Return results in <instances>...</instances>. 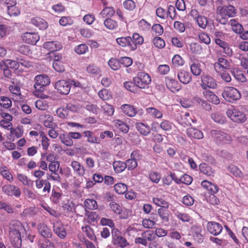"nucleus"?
Masks as SVG:
<instances>
[{
    "label": "nucleus",
    "instance_id": "1",
    "mask_svg": "<svg viewBox=\"0 0 248 248\" xmlns=\"http://www.w3.org/2000/svg\"><path fill=\"white\" fill-rule=\"evenodd\" d=\"M133 81L138 88L145 89L149 88V85L151 82V78L148 74L139 72L133 78Z\"/></svg>",
    "mask_w": 248,
    "mask_h": 248
},
{
    "label": "nucleus",
    "instance_id": "6",
    "mask_svg": "<svg viewBox=\"0 0 248 248\" xmlns=\"http://www.w3.org/2000/svg\"><path fill=\"white\" fill-rule=\"evenodd\" d=\"M200 87L203 90L209 89H216L217 87L216 80L211 76L207 74H203L201 76V83Z\"/></svg>",
    "mask_w": 248,
    "mask_h": 248
},
{
    "label": "nucleus",
    "instance_id": "44",
    "mask_svg": "<svg viewBox=\"0 0 248 248\" xmlns=\"http://www.w3.org/2000/svg\"><path fill=\"white\" fill-rule=\"evenodd\" d=\"M82 231L85 233L86 236L91 240L96 241V237L93 229L89 225L82 227Z\"/></svg>",
    "mask_w": 248,
    "mask_h": 248
},
{
    "label": "nucleus",
    "instance_id": "40",
    "mask_svg": "<svg viewBox=\"0 0 248 248\" xmlns=\"http://www.w3.org/2000/svg\"><path fill=\"white\" fill-rule=\"evenodd\" d=\"M115 126L122 132L126 133L129 130L128 125L124 122L123 121L120 120H115L113 122Z\"/></svg>",
    "mask_w": 248,
    "mask_h": 248
},
{
    "label": "nucleus",
    "instance_id": "34",
    "mask_svg": "<svg viewBox=\"0 0 248 248\" xmlns=\"http://www.w3.org/2000/svg\"><path fill=\"white\" fill-rule=\"evenodd\" d=\"M84 137L87 138V141L90 143L98 144L99 143V139L94 135V134L89 130L85 131L83 132Z\"/></svg>",
    "mask_w": 248,
    "mask_h": 248
},
{
    "label": "nucleus",
    "instance_id": "22",
    "mask_svg": "<svg viewBox=\"0 0 248 248\" xmlns=\"http://www.w3.org/2000/svg\"><path fill=\"white\" fill-rule=\"evenodd\" d=\"M166 84L167 88L172 92L179 91L181 89V85L177 80L169 77L166 78Z\"/></svg>",
    "mask_w": 248,
    "mask_h": 248
},
{
    "label": "nucleus",
    "instance_id": "51",
    "mask_svg": "<svg viewBox=\"0 0 248 248\" xmlns=\"http://www.w3.org/2000/svg\"><path fill=\"white\" fill-rule=\"evenodd\" d=\"M190 51L194 54H200L202 52V48L198 43H191L189 45Z\"/></svg>",
    "mask_w": 248,
    "mask_h": 248
},
{
    "label": "nucleus",
    "instance_id": "46",
    "mask_svg": "<svg viewBox=\"0 0 248 248\" xmlns=\"http://www.w3.org/2000/svg\"><path fill=\"white\" fill-rule=\"evenodd\" d=\"M153 202L155 204L164 208H167L169 207V203L161 196H157L154 197Z\"/></svg>",
    "mask_w": 248,
    "mask_h": 248
},
{
    "label": "nucleus",
    "instance_id": "2",
    "mask_svg": "<svg viewBox=\"0 0 248 248\" xmlns=\"http://www.w3.org/2000/svg\"><path fill=\"white\" fill-rule=\"evenodd\" d=\"M210 134L214 141L218 144H227L232 141L231 137L221 130H212Z\"/></svg>",
    "mask_w": 248,
    "mask_h": 248
},
{
    "label": "nucleus",
    "instance_id": "52",
    "mask_svg": "<svg viewBox=\"0 0 248 248\" xmlns=\"http://www.w3.org/2000/svg\"><path fill=\"white\" fill-rule=\"evenodd\" d=\"M84 205L86 208L92 210L96 209L98 207L96 201L91 199H87L85 201Z\"/></svg>",
    "mask_w": 248,
    "mask_h": 248
},
{
    "label": "nucleus",
    "instance_id": "28",
    "mask_svg": "<svg viewBox=\"0 0 248 248\" xmlns=\"http://www.w3.org/2000/svg\"><path fill=\"white\" fill-rule=\"evenodd\" d=\"M112 243L113 245L120 248H124L129 246L128 241L122 236H115V237L112 239Z\"/></svg>",
    "mask_w": 248,
    "mask_h": 248
},
{
    "label": "nucleus",
    "instance_id": "3",
    "mask_svg": "<svg viewBox=\"0 0 248 248\" xmlns=\"http://www.w3.org/2000/svg\"><path fill=\"white\" fill-rule=\"evenodd\" d=\"M227 116L233 122L243 123L247 120L246 114L239 108H232L226 111Z\"/></svg>",
    "mask_w": 248,
    "mask_h": 248
},
{
    "label": "nucleus",
    "instance_id": "7",
    "mask_svg": "<svg viewBox=\"0 0 248 248\" xmlns=\"http://www.w3.org/2000/svg\"><path fill=\"white\" fill-rule=\"evenodd\" d=\"M155 238V236L152 231H146L141 233L140 237L136 238L134 242L136 244H140L146 247L148 245V241H152Z\"/></svg>",
    "mask_w": 248,
    "mask_h": 248
},
{
    "label": "nucleus",
    "instance_id": "49",
    "mask_svg": "<svg viewBox=\"0 0 248 248\" xmlns=\"http://www.w3.org/2000/svg\"><path fill=\"white\" fill-rule=\"evenodd\" d=\"M0 173L7 180L10 182L13 181V175L6 166L0 167Z\"/></svg>",
    "mask_w": 248,
    "mask_h": 248
},
{
    "label": "nucleus",
    "instance_id": "55",
    "mask_svg": "<svg viewBox=\"0 0 248 248\" xmlns=\"http://www.w3.org/2000/svg\"><path fill=\"white\" fill-rule=\"evenodd\" d=\"M171 61L173 66L176 67L182 66L185 63L184 60L179 55H175Z\"/></svg>",
    "mask_w": 248,
    "mask_h": 248
},
{
    "label": "nucleus",
    "instance_id": "8",
    "mask_svg": "<svg viewBox=\"0 0 248 248\" xmlns=\"http://www.w3.org/2000/svg\"><path fill=\"white\" fill-rule=\"evenodd\" d=\"M217 13L221 17H232L236 14V10L232 5L218 6L217 9Z\"/></svg>",
    "mask_w": 248,
    "mask_h": 248
},
{
    "label": "nucleus",
    "instance_id": "61",
    "mask_svg": "<svg viewBox=\"0 0 248 248\" xmlns=\"http://www.w3.org/2000/svg\"><path fill=\"white\" fill-rule=\"evenodd\" d=\"M7 12L10 16H17L20 14V11L19 9L16 6V5L8 6Z\"/></svg>",
    "mask_w": 248,
    "mask_h": 248
},
{
    "label": "nucleus",
    "instance_id": "41",
    "mask_svg": "<svg viewBox=\"0 0 248 248\" xmlns=\"http://www.w3.org/2000/svg\"><path fill=\"white\" fill-rule=\"evenodd\" d=\"M230 24L231 25L232 31L236 33L240 34L243 31L242 25L239 23L236 19H232L230 20Z\"/></svg>",
    "mask_w": 248,
    "mask_h": 248
},
{
    "label": "nucleus",
    "instance_id": "45",
    "mask_svg": "<svg viewBox=\"0 0 248 248\" xmlns=\"http://www.w3.org/2000/svg\"><path fill=\"white\" fill-rule=\"evenodd\" d=\"M125 162L121 161H115L113 163V166L115 171L116 173H121L124 171L126 168V165Z\"/></svg>",
    "mask_w": 248,
    "mask_h": 248
},
{
    "label": "nucleus",
    "instance_id": "11",
    "mask_svg": "<svg viewBox=\"0 0 248 248\" xmlns=\"http://www.w3.org/2000/svg\"><path fill=\"white\" fill-rule=\"evenodd\" d=\"M214 66L217 72H222L230 68L231 63L226 59L219 58L217 61L214 63Z\"/></svg>",
    "mask_w": 248,
    "mask_h": 248
},
{
    "label": "nucleus",
    "instance_id": "56",
    "mask_svg": "<svg viewBox=\"0 0 248 248\" xmlns=\"http://www.w3.org/2000/svg\"><path fill=\"white\" fill-rule=\"evenodd\" d=\"M17 178L24 185L30 186L33 184V181L29 179L28 177L24 174L18 173L17 174Z\"/></svg>",
    "mask_w": 248,
    "mask_h": 248
},
{
    "label": "nucleus",
    "instance_id": "32",
    "mask_svg": "<svg viewBox=\"0 0 248 248\" xmlns=\"http://www.w3.org/2000/svg\"><path fill=\"white\" fill-rule=\"evenodd\" d=\"M45 120L43 121L44 125L48 128H57V124L53 122L54 118L49 114H45L43 116Z\"/></svg>",
    "mask_w": 248,
    "mask_h": 248
},
{
    "label": "nucleus",
    "instance_id": "43",
    "mask_svg": "<svg viewBox=\"0 0 248 248\" xmlns=\"http://www.w3.org/2000/svg\"><path fill=\"white\" fill-rule=\"evenodd\" d=\"M62 207L64 213H73L75 212V205L72 201H67L63 203Z\"/></svg>",
    "mask_w": 248,
    "mask_h": 248
},
{
    "label": "nucleus",
    "instance_id": "47",
    "mask_svg": "<svg viewBox=\"0 0 248 248\" xmlns=\"http://www.w3.org/2000/svg\"><path fill=\"white\" fill-rule=\"evenodd\" d=\"M60 139L62 142L67 146H72L73 145V141L69 136V132L61 134Z\"/></svg>",
    "mask_w": 248,
    "mask_h": 248
},
{
    "label": "nucleus",
    "instance_id": "64",
    "mask_svg": "<svg viewBox=\"0 0 248 248\" xmlns=\"http://www.w3.org/2000/svg\"><path fill=\"white\" fill-rule=\"evenodd\" d=\"M153 43L155 46L159 49L163 48L165 46V42L160 37H155L153 39Z\"/></svg>",
    "mask_w": 248,
    "mask_h": 248
},
{
    "label": "nucleus",
    "instance_id": "39",
    "mask_svg": "<svg viewBox=\"0 0 248 248\" xmlns=\"http://www.w3.org/2000/svg\"><path fill=\"white\" fill-rule=\"evenodd\" d=\"M131 40L132 43L134 45L133 51H135L137 49L138 45H141L144 42L143 37L138 33H134L133 34Z\"/></svg>",
    "mask_w": 248,
    "mask_h": 248
},
{
    "label": "nucleus",
    "instance_id": "62",
    "mask_svg": "<svg viewBox=\"0 0 248 248\" xmlns=\"http://www.w3.org/2000/svg\"><path fill=\"white\" fill-rule=\"evenodd\" d=\"M124 84L125 89L130 91L131 92L135 93L138 92V88L133 81V82L126 81L124 83Z\"/></svg>",
    "mask_w": 248,
    "mask_h": 248
},
{
    "label": "nucleus",
    "instance_id": "24",
    "mask_svg": "<svg viewBox=\"0 0 248 248\" xmlns=\"http://www.w3.org/2000/svg\"><path fill=\"white\" fill-rule=\"evenodd\" d=\"M40 94V93H39ZM41 97V99H38L35 103V107L41 110H45L48 108V105L47 102L44 100V98H46L48 96L43 94H41L40 95L39 94V96Z\"/></svg>",
    "mask_w": 248,
    "mask_h": 248
},
{
    "label": "nucleus",
    "instance_id": "35",
    "mask_svg": "<svg viewBox=\"0 0 248 248\" xmlns=\"http://www.w3.org/2000/svg\"><path fill=\"white\" fill-rule=\"evenodd\" d=\"M136 127L140 134L144 136L148 135L151 131L150 126L142 123H137Z\"/></svg>",
    "mask_w": 248,
    "mask_h": 248
},
{
    "label": "nucleus",
    "instance_id": "37",
    "mask_svg": "<svg viewBox=\"0 0 248 248\" xmlns=\"http://www.w3.org/2000/svg\"><path fill=\"white\" fill-rule=\"evenodd\" d=\"M115 13V10L113 7H106L100 12V15L104 18H111Z\"/></svg>",
    "mask_w": 248,
    "mask_h": 248
},
{
    "label": "nucleus",
    "instance_id": "29",
    "mask_svg": "<svg viewBox=\"0 0 248 248\" xmlns=\"http://www.w3.org/2000/svg\"><path fill=\"white\" fill-rule=\"evenodd\" d=\"M187 136L189 138L200 140L203 138L202 132L196 128L193 127L188 128L186 130Z\"/></svg>",
    "mask_w": 248,
    "mask_h": 248
},
{
    "label": "nucleus",
    "instance_id": "27",
    "mask_svg": "<svg viewBox=\"0 0 248 248\" xmlns=\"http://www.w3.org/2000/svg\"><path fill=\"white\" fill-rule=\"evenodd\" d=\"M202 186L206 189L211 194H215L218 192L219 188L217 185L207 181L204 180L201 183Z\"/></svg>",
    "mask_w": 248,
    "mask_h": 248
},
{
    "label": "nucleus",
    "instance_id": "26",
    "mask_svg": "<svg viewBox=\"0 0 248 248\" xmlns=\"http://www.w3.org/2000/svg\"><path fill=\"white\" fill-rule=\"evenodd\" d=\"M37 229L39 234L45 238H50L52 236L51 229L45 224L40 223L37 226Z\"/></svg>",
    "mask_w": 248,
    "mask_h": 248
},
{
    "label": "nucleus",
    "instance_id": "33",
    "mask_svg": "<svg viewBox=\"0 0 248 248\" xmlns=\"http://www.w3.org/2000/svg\"><path fill=\"white\" fill-rule=\"evenodd\" d=\"M200 171L204 174L209 176H213L215 170L206 163H201L199 166Z\"/></svg>",
    "mask_w": 248,
    "mask_h": 248
},
{
    "label": "nucleus",
    "instance_id": "23",
    "mask_svg": "<svg viewBox=\"0 0 248 248\" xmlns=\"http://www.w3.org/2000/svg\"><path fill=\"white\" fill-rule=\"evenodd\" d=\"M54 232L61 239L64 238L66 236V232L63 225L61 222H56L53 224Z\"/></svg>",
    "mask_w": 248,
    "mask_h": 248
},
{
    "label": "nucleus",
    "instance_id": "60",
    "mask_svg": "<svg viewBox=\"0 0 248 248\" xmlns=\"http://www.w3.org/2000/svg\"><path fill=\"white\" fill-rule=\"evenodd\" d=\"M108 64L113 70H118L121 67L120 61L112 58L108 61Z\"/></svg>",
    "mask_w": 248,
    "mask_h": 248
},
{
    "label": "nucleus",
    "instance_id": "13",
    "mask_svg": "<svg viewBox=\"0 0 248 248\" xmlns=\"http://www.w3.org/2000/svg\"><path fill=\"white\" fill-rule=\"evenodd\" d=\"M116 42L121 47H126L129 51H133L134 45L130 36L118 37L116 39Z\"/></svg>",
    "mask_w": 248,
    "mask_h": 248
},
{
    "label": "nucleus",
    "instance_id": "59",
    "mask_svg": "<svg viewBox=\"0 0 248 248\" xmlns=\"http://www.w3.org/2000/svg\"><path fill=\"white\" fill-rule=\"evenodd\" d=\"M150 180L154 183L157 184L161 179V174L154 171H150L149 172Z\"/></svg>",
    "mask_w": 248,
    "mask_h": 248
},
{
    "label": "nucleus",
    "instance_id": "58",
    "mask_svg": "<svg viewBox=\"0 0 248 248\" xmlns=\"http://www.w3.org/2000/svg\"><path fill=\"white\" fill-rule=\"evenodd\" d=\"M98 95L103 100H108L112 98L111 93L107 89H102L99 91Z\"/></svg>",
    "mask_w": 248,
    "mask_h": 248
},
{
    "label": "nucleus",
    "instance_id": "38",
    "mask_svg": "<svg viewBox=\"0 0 248 248\" xmlns=\"http://www.w3.org/2000/svg\"><path fill=\"white\" fill-rule=\"evenodd\" d=\"M147 114L150 116L156 119H161L163 116L162 112L155 108H148L146 109Z\"/></svg>",
    "mask_w": 248,
    "mask_h": 248
},
{
    "label": "nucleus",
    "instance_id": "15",
    "mask_svg": "<svg viewBox=\"0 0 248 248\" xmlns=\"http://www.w3.org/2000/svg\"><path fill=\"white\" fill-rule=\"evenodd\" d=\"M23 41L27 43L35 45L39 40V35L35 32H26L22 36Z\"/></svg>",
    "mask_w": 248,
    "mask_h": 248
},
{
    "label": "nucleus",
    "instance_id": "18",
    "mask_svg": "<svg viewBox=\"0 0 248 248\" xmlns=\"http://www.w3.org/2000/svg\"><path fill=\"white\" fill-rule=\"evenodd\" d=\"M70 166L74 172L78 176H83L85 173V168L78 161L73 160L71 161Z\"/></svg>",
    "mask_w": 248,
    "mask_h": 248
},
{
    "label": "nucleus",
    "instance_id": "36",
    "mask_svg": "<svg viewBox=\"0 0 248 248\" xmlns=\"http://www.w3.org/2000/svg\"><path fill=\"white\" fill-rule=\"evenodd\" d=\"M190 71L193 75L200 76L202 72L201 63L198 61L193 62L190 65Z\"/></svg>",
    "mask_w": 248,
    "mask_h": 248
},
{
    "label": "nucleus",
    "instance_id": "53",
    "mask_svg": "<svg viewBox=\"0 0 248 248\" xmlns=\"http://www.w3.org/2000/svg\"><path fill=\"white\" fill-rule=\"evenodd\" d=\"M86 69L89 74L93 75H98L101 71L100 68L94 64L89 65L87 66Z\"/></svg>",
    "mask_w": 248,
    "mask_h": 248
},
{
    "label": "nucleus",
    "instance_id": "16",
    "mask_svg": "<svg viewBox=\"0 0 248 248\" xmlns=\"http://www.w3.org/2000/svg\"><path fill=\"white\" fill-rule=\"evenodd\" d=\"M191 232L194 239L198 243H201L203 241L202 235V229L201 226L194 225L191 227Z\"/></svg>",
    "mask_w": 248,
    "mask_h": 248
},
{
    "label": "nucleus",
    "instance_id": "25",
    "mask_svg": "<svg viewBox=\"0 0 248 248\" xmlns=\"http://www.w3.org/2000/svg\"><path fill=\"white\" fill-rule=\"evenodd\" d=\"M177 78L179 81L184 84H187L192 80L190 74L184 70H181L177 73Z\"/></svg>",
    "mask_w": 248,
    "mask_h": 248
},
{
    "label": "nucleus",
    "instance_id": "4",
    "mask_svg": "<svg viewBox=\"0 0 248 248\" xmlns=\"http://www.w3.org/2000/svg\"><path fill=\"white\" fill-rule=\"evenodd\" d=\"M34 87L35 89L34 94L39 96V91H43L44 87L49 84L50 80L46 75H39L35 77Z\"/></svg>",
    "mask_w": 248,
    "mask_h": 248
},
{
    "label": "nucleus",
    "instance_id": "48",
    "mask_svg": "<svg viewBox=\"0 0 248 248\" xmlns=\"http://www.w3.org/2000/svg\"><path fill=\"white\" fill-rule=\"evenodd\" d=\"M104 25L107 29L111 30H115L118 27L117 22L111 18H106L104 21Z\"/></svg>",
    "mask_w": 248,
    "mask_h": 248
},
{
    "label": "nucleus",
    "instance_id": "31",
    "mask_svg": "<svg viewBox=\"0 0 248 248\" xmlns=\"http://www.w3.org/2000/svg\"><path fill=\"white\" fill-rule=\"evenodd\" d=\"M121 108L124 113L130 117L135 116L137 113L136 108L129 104L123 105Z\"/></svg>",
    "mask_w": 248,
    "mask_h": 248
},
{
    "label": "nucleus",
    "instance_id": "42",
    "mask_svg": "<svg viewBox=\"0 0 248 248\" xmlns=\"http://www.w3.org/2000/svg\"><path fill=\"white\" fill-rule=\"evenodd\" d=\"M10 133L14 138L18 139L22 137L24 133L23 127L18 125L16 127H12L10 130Z\"/></svg>",
    "mask_w": 248,
    "mask_h": 248
},
{
    "label": "nucleus",
    "instance_id": "21",
    "mask_svg": "<svg viewBox=\"0 0 248 248\" xmlns=\"http://www.w3.org/2000/svg\"><path fill=\"white\" fill-rule=\"evenodd\" d=\"M207 228L209 232L214 235H218L222 230V227L220 224L213 221L209 222Z\"/></svg>",
    "mask_w": 248,
    "mask_h": 248
},
{
    "label": "nucleus",
    "instance_id": "9",
    "mask_svg": "<svg viewBox=\"0 0 248 248\" xmlns=\"http://www.w3.org/2000/svg\"><path fill=\"white\" fill-rule=\"evenodd\" d=\"M9 89L12 94L13 100L14 101H22L23 96L21 94L20 87L17 83L13 82L12 84L9 86Z\"/></svg>",
    "mask_w": 248,
    "mask_h": 248
},
{
    "label": "nucleus",
    "instance_id": "14",
    "mask_svg": "<svg viewBox=\"0 0 248 248\" xmlns=\"http://www.w3.org/2000/svg\"><path fill=\"white\" fill-rule=\"evenodd\" d=\"M197 121L195 117L189 112H186L181 115L180 123L184 126H187L191 124V123H195Z\"/></svg>",
    "mask_w": 248,
    "mask_h": 248
},
{
    "label": "nucleus",
    "instance_id": "20",
    "mask_svg": "<svg viewBox=\"0 0 248 248\" xmlns=\"http://www.w3.org/2000/svg\"><path fill=\"white\" fill-rule=\"evenodd\" d=\"M44 47L50 51L48 53L49 55H54V52L60 49L62 46L56 41H50L45 42L44 44Z\"/></svg>",
    "mask_w": 248,
    "mask_h": 248
},
{
    "label": "nucleus",
    "instance_id": "30",
    "mask_svg": "<svg viewBox=\"0 0 248 248\" xmlns=\"http://www.w3.org/2000/svg\"><path fill=\"white\" fill-rule=\"evenodd\" d=\"M31 23L40 30H45L48 27L47 23L40 17H34L31 19Z\"/></svg>",
    "mask_w": 248,
    "mask_h": 248
},
{
    "label": "nucleus",
    "instance_id": "57",
    "mask_svg": "<svg viewBox=\"0 0 248 248\" xmlns=\"http://www.w3.org/2000/svg\"><path fill=\"white\" fill-rule=\"evenodd\" d=\"M115 191L119 194L125 193L127 190V187L124 183H118L114 185Z\"/></svg>",
    "mask_w": 248,
    "mask_h": 248
},
{
    "label": "nucleus",
    "instance_id": "10",
    "mask_svg": "<svg viewBox=\"0 0 248 248\" xmlns=\"http://www.w3.org/2000/svg\"><path fill=\"white\" fill-rule=\"evenodd\" d=\"M2 191L5 194L17 198L20 196L21 194L20 188L14 185H6L2 186Z\"/></svg>",
    "mask_w": 248,
    "mask_h": 248
},
{
    "label": "nucleus",
    "instance_id": "54",
    "mask_svg": "<svg viewBox=\"0 0 248 248\" xmlns=\"http://www.w3.org/2000/svg\"><path fill=\"white\" fill-rule=\"evenodd\" d=\"M12 101L6 96L0 97V106L4 108H9L12 107Z\"/></svg>",
    "mask_w": 248,
    "mask_h": 248
},
{
    "label": "nucleus",
    "instance_id": "5",
    "mask_svg": "<svg viewBox=\"0 0 248 248\" xmlns=\"http://www.w3.org/2000/svg\"><path fill=\"white\" fill-rule=\"evenodd\" d=\"M222 95L227 101L229 102L238 100L241 96V93L237 89L229 86L224 88Z\"/></svg>",
    "mask_w": 248,
    "mask_h": 248
},
{
    "label": "nucleus",
    "instance_id": "12",
    "mask_svg": "<svg viewBox=\"0 0 248 248\" xmlns=\"http://www.w3.org/2000/svg\"><path fill=\"white\" fill-rule=\"evenodd\" d=\"M55 89L62 94H67L70 90V83L69 81L60 80L55 83Z\"/></svg>",
    "mask_w": 248,
    "mask_h": 248
},
{
    "label": "nucleus",
    "instance_id": "63",
    "mask_svg": "<svg viewBox=\"0 0 248 248\" xmlns=\"http://www.w3.org/2000/svg\"><path fill=\"white\" fill-rule=\"evenodd\" d=\"M195 21L198 24L199 27L202 29H205L208 24L207 18L202 15H201Z\"/></svg>",
    "mask_w": 248,
    "mask_h": 248
},
{
    "label": "nucleus",
    "instance_id": "19",
    "mask_svg": "<svg viewBox=\"0 0 248 248\" xmlns=\"http://www.w3.org/2000/svg\"><path fill=\"white\" fill-rule=\"evenodd\" d=\"M203 96L207 101H209L214 104L218 105L220 103L218 97L214 93V92L209 90H203L202 93Z\"/></svg>",
    "mask_w": 248,
    "mask_h": 248
},
{
    "label": "nucleus",
    "instance_id": "50",
    "mask_svg": "<svg viewBox=\"0 0 248 248\" xmlns=\"http://www.w3.org/2000/svg\"><path fill=\"white\" fill-rule=\"evenodd\" d=\"M232 74L235 78L241 82H245L247 81L246 78L242 71L236 69L232 71Z\"/></svg>",
    "mask_w": 248,
    "mask_h": 248
},
{
    "label": "nucleus",
    "instance_id": "17",
    "mask_svg": "<svg viewBox=\"0 0 248 248\" xmlns=\"http://www.w3.org/2000/svg\"><path fill=\"white\" fill-rule=\"evenodd\" d=\"M36 187L40 189L44 186L43 192L49 193L51 189V184L47 180H44L43 179H37L35 181Z\"/></svg>",
    "mask_w": 248,
    "mask_h": 248
}]
</instances>
